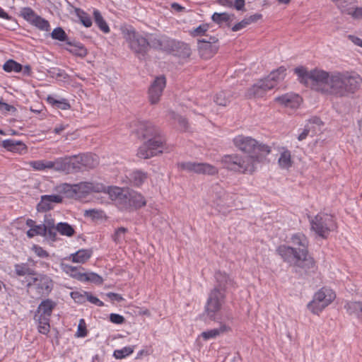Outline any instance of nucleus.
I'll return each instance as SVG.
<instances>
[{
	"label": "nucleus",
	"mask_w": 362,
	"mask_h": 362,
	"mask_svg": "<svg viewBox=\"0 0 362 362\" xmlns=\"http://www.w3.org/2000/svg\"><path fill=\"white\" fill-rule=\"evenodd\" d=\"M327 75L320 89L325 95L347 97L358 91L362 83L361 76L354 71H327Z\"/></svg>",
	"instance_id": "1"
},
{
	"label": "nucleus",
	"mask_w": 362,
	"mask_h": 362,
	"mask_svg": "<svg viewBox=\"0 0 362 362\" xmlns=\"http://www.w3.org/2000/svg\"><path fill=\"white\" fill-rule=\"evenodd\" d=\"M291 243L298 247H293L286 245H279L276 252L283 259L288 263H293L296 266L305 270H315L317 268L316 262L309 255L308 246V240L302 233L293 234Z\"/></svg>",
	"instance_id": "2"
},
{
	"label": "nucleus",
	"mask_w": 362,
	"mask_h": 362,
	"mask_svg": "<svg viewBox=\"0 0 362 362\" xmlns=\"http://www.w3.org/2000/svg\"><path fill=\"white\" fill-rule=\"evenodd\" d=\"M136 133L143 139H148L137 151L136 156L139 158L148 159L163 153L165 151V140L152 123L146 121L138 122Z\"/></svg>",
	"instance_id": "3"
},
{
	"label": "nucleus",
	"mask_w": 362,
	"mask_h": 362,
	"mask_svg": "<svg viewBox=\"0 0 362 362\" xmlns=\"http://www.w3.org/2000/svg\"><path fill=\"white\" fill-rule=\"evenodd\" d=\"M125 39L128 41L130 48L138 55L144 57L148 47L168 50L173 42L166 37H159L151 35L148 40L136 34L132 27L122 28ZM140 57V56H139Z\"/></svg>",
	"instance_id": "4"
},
{
	"label": "nucleus",
	"mask_w": 362,
	"mask_h": 362,
	"mask_svg": "<svg viewBox=\"0 0 362 362\" xmlns=\"http://www.w3.org/2000/svg\"><path fill=\"white\" fill-rule=\"evenodd\" d=\"M146 205L145 197L140 192L115 187V206L120 210H138Z\"/></svg>",
	"instance_id": "5"
},
{
	"label": "nucleus",
	"mask_w": 362,
	"mask_h": 362,
	"mask_svg": "<svg viewBox=\"0 0 362 362\" xmlns=\"http://www.w3.org/2000/svg\"><path fill=\"white\" fill-rule=\"evenodd\" d=\"M233 144L238 151L248 156L260 155L262 161L272 152V148L269 145L244 134L235 136L233 139Z\"/></svg>",
	"instance_id": "6"
},
{
	"label": "nucleus",
	"mask_w": 362,
	"mask_h": 362,
	"mask_svg": "<svg viewBox=\"0 0 362 362\" xmlns=\"http://www.w3.org/2000/svg\"><path fill=\"white\" fill-rule=\"evenodd\" d=\"M61 190L69 197L81 198L91 192H104L112 200V187H105L100 183L83 182L76 185L64 184Z\"/></svg>",
	"instance_id": "7"
},
{
	"label": "nucleus",
	"mask_w": 362,
	"mask_h": 362,
	"mask_svg": "<svg viewBox=\"0 0 362 362\" xmlns=\"http://www.w3.org/2000/svg\"><path fill=\"white\" fill-rule=\"evenodd\" d=\"M295 74L298 76L300 81L309 86L312 90L321 93L323 82L327 78V71L314 69L308 71L304 66H298L294 69Z\"/></svg>",
	"instance_id": "8"
},
{
	"label": "nucleus",
	"mask_w": 362,
	"mask_h": 362,
	"mask_svg": "<svg viewBox=\"0 0 362 362\" xmlns=\"http://www.w3.org/2000/svg\"><path fill=\"white\" fill-rule=\"evenodd\" d=\"M310 228L320 238L327 239L331 232L337 229V223L332 214L320 212L310 220Z\"/></svg>",
	"instance_id": "9"
},
{
	"label": "nucleus",
	"mask_w": 362,
	"mask_h": 362,
	"mask_svg": "<svg viewBox=\"0 0 362 362\" xmlns=\"http://www.w3.org/2000/svg\"><path fill=\"white\" fill-rule=\"evenodd\" d=\"M334 290L324 286L315 292L313 299L307 305L308 309L314 315L320 314L329 306L336 298Z\"/></svg>",
	"instance_id": "10"
},
{
	"label": "nucleus",
	"mask_w": 362,
	"mask_h": 362,
	"mask_svg": "<svg viewBox=\"0 0 362 362\" xmlns=\"http://www.w3.org/2000/svg\"><path fill=\"white\" fill-rule=\"evenodd\" d=\"M225 291L218 288L211 290L204 306V315L210 320H215L225 303Z\"/></svg>",
	"instance_id": "11"
},
{
	"label": "nucleus",
	"mask_w": 362,
	"mask_h": 362,
	"mask_svg": "<svg viewBox=\"0 0 362 362\" xmlns=\"http://www.w3.org/2000/svg\"><path fill=\"white\" fill-rule=\"evenodd\" d=\"M53 281L47 275L37 274L28 282V286L37 297L47 296L53 288Z\"/></svg>",
	"instance_id": "12"
},
{
	"label": "nucleus",
	"mask_w": 362,
	"mask_h": 362,
	"mask_svg": "<svg viewBox=\"0 0 362 362\" xmlns=\"http://www.w3.org/2000/svg\"><path fill=\"white\" fill-rule=\"evenodd\" d=\"M218 42V38L216 36L210 35L209 40L206 39H199L197 40L199 56L204 60H208L214 57L219 49Z\"/></svg>",
	"instance_id": "13"
},
{
	"label": "nucleus",
	"mask_w": 362,
	"mask_h": 362,
	"mask_svg": "<svg viewBox=\"0 0 362 362\" xmlns=\"http://www.w3.org/2000/svg\"><path fill=\"white\" fill-rule=\"evenodd\" d=\"M182 170L197 174L215 175L218 173V169L207 163L183 162L178 164Z\"/></svg>",
	"instance_id": "14"
},
{
	"label": "nucleus",
	"mask_w": 362,
	"mask_h": 362,
	"mask_svg": "<svg viewBox=\"0 0 362 362\" xmlns=\"http://www.w3.org/2000/svg\"><path fill=\"white\" fill-rule=\"evenodd\" d=\"M238 160L236 173L240 174H253L257 170V165L262 162L260 155L243 156L238 154Z\"/></svg>",
	"instance_id": "15"
},
{
	"label": "nucleus",
	"mask_w": 362,
	"mask_h": 362,
	"mask_svg": "<svg viewBox=\"0 0 362 362\" xmlns=\"http://www.w3.org/2000/svg\"><path fill=\"white\" fill-rule=\"evenodd\" d=\"M272 83L268 82L266 78L257 81L247 90L245 97L249 99L264 98L269 90L274 88V84Z\"/></svg>",
	"instance_id": "16"
},
{
	"label": "nucleus",
	"mask_w": 362,
	"mask_h": 362,
	"mask_svg": "<svg viewBox=\"0 0 362 362\" xmlns=\"http://www.w3.org/2000/svg\"><path fill=\"white\" fill-rule=\"evenodd\" d=\"M72 163L76 167L74 172H78L83 169H93L95 168L98 163V158L93 154H79L71 156Z\"/></svg>",
	"instance_id": "17"
},
{
	"label": "nucleus",
	"mask_w": 362,
	"mask_h": 362,
	"mask_svg": "<svg viewBox=\"0 0 362 362\" xmlns=\"http://www.w3.org/2000/svg\"><path fill=\"white\" fill-rule=\"evenodd\" d=\"M274 101L286 110H296L303 103V98L298 94L290 92L276 97Z\"/></svg>",
	"instance_id": "18"
},
{
	"label": "nucleus",
	"mask_w": 362,
	"mask_h": 362,
	"mask_svg": "<svg viewBox=\"0 0 362 362\" xmlns=\"http://www.w3.org/2000/svg\"><path fill=\"white\" fill-rule=\"evenodd\" d=\"M166 86V79L164 76L156 77L148 88V98L151 104L159 102L163 91Z\"/></svg>",
	"instance_id": "19"
},
{
	"label": "nucleus",
	"mask_w": 362,
	"mask_h": 362,
	"mask_svg": "<svg viewBox=\"0 0 362 362\" xmlns=\"http://www.w3.org/2000/svg\"><path fill=\"white\" fill-rule=\"evenodd\" d=\"M23 15L25 19L38 29L44 31H49L50 30L49 22L40 16H37L30 8H25L23 11Z\"/></svg>",
	"instance_id": "20"
},
{
	"label": "nucleus",
	"mask_w": 362,
	"mask_h": 362,
	"mask_svg": "<svg viewBox=\"0 0 362 362\" xmlns=\"http://www.w3.org/2000/svg\"><path fill=\"white\" fill-rule=\"evenodd\" d=\"M76 167L72 163L71 156L59 158L51 161V169L55 171L64 172L67 174L74 173Z\"/></svg>",
	"instance_id": "21"
},
{
	"label": "nucleus",
	"mask_w": 362,
	"mask_h": 362,
	"mask_svg": "<svg viewBox=\"0 0 362 362\" xmlns=\"http://www.w3.org/2000/svg\"><path fill=\"white\" fill-rule=\"evenodd\" d=\"M63 197L59 194L43 195L37 205V210L44 212L53 209L54 204L61 203Z\"/></svg>",
	"instance_id": "22"
},
{
	"label": "nucleus",
	"mask_w": 362,
	"mask_h": 362,
	"mask_svg": "<svg viewBox=\"0 0 362 362\" xmlns=\"http://www.w3.org/2000/svg\"><path fill=\"white\" fill-rule=\"evenodd\" d=\"M56 303L50 299H46L39 305L35 317L49 318Z\"/></svg>",
	"instance_id": "23"
},
{
	"label": "nucleus",
	"mask_w": 362,
	"mask_h": 362,
	"mask_svg": "<svg viewBox=\"0 0 362 362\" xmlns=\"http://www.w3.org/2000/svg\"><path fill=\"white\" fill-rule=\"evenodd\" d=\"M278 165L281 169H289L293 165V160L291 151L282 147L280 149V154L278 158Z\"/></svg>",
	"instance_id": "24"
},
{
	"label": "nucleus",
	"mask_w": 362,
	"mask_h": 362,
	"mask_svg": "<svg viewBox=\"0 0 362 362\" xmlns=\"http://www.w3.org/2000/svg\"><path fill=\"white\" fill-rule=\"evenodd\" d=\"M238 154H227L222 156L221 163L223 164V168L230 171L236 173L238 166Z\"/></svg>",
	"instance_id": "25"
},
{
	"label": "nucleus",
	"mask_w": 362,
	"mask_h": 362,
	"mask_svg": "<svg viewBox=\"0 0 362 362\" xmlns=\"http://www.w3.org/2000/svg\"><path fill=\"white\" fill-rule=\"evenodd\" d=\"M148 173L142 170H136L129 174V182L135 187H140L148 179Z\"/></svg>",
	"instance_id": "26"
},
{
	"label": "nucleus",
	"mask_w": 362,
	"mask_h": 362,
	"mask_svg": "<svg viewBox=\"0 0 362 362\" xmlns=\"http://www.w3.org/2000/svg\"><path fill=\"white\" fill-rule=\"evenodd\" d=\"M2 146L10 151L18 152L20 153L25 152L27 146L22 141H16L12 139H7L3 141Z\"/></svg>",
	"instance_id": "27"
},
{
	"label": "nucleus",
	"mask_w": 362,
	"mask_h": 362,
	"mask_svg": "<svg viewBox=\"0 0 362 362\" xmlns=\"http://www.w3.org/2000/svg\"><path fill=\"white\" fill-rule=\"evenodd\" d=\"M233 95L230 91L222 90L217 93L214 96V102L220 106L226 107L232 101Z\"/></svg>",
	"instance_id": "28"
},
{
	"label": "nucleus",
	"mask_w": 362,
	"mask_h": 362,
	"mask_svg": "<svg viewBox=\"0 0 362 362\" xmlns=\"http://www.w3.org/2000/svg\"><path fill=\"white\" fill-rule=\"evenodd\" d=\"M286 69L284 66H280L277 69L272 71L267 77L268 82H273L274 88L277 85L279 81L283 80L286 76Z\"/></svg>",
	"instance_id": "29"
},
{
	"label": "nucleus",
	"mask_w": 362,
	"mask_h": 362,
	"mask_svg": "<svg viewBox=\"0 0 362 362\" xmlns=\"http://www.w3.org/2000/svg\"><path fill=\"white\" fill-rule=\"evenodd\" d=\"M341 12L350 16L354 19H362V7L352 6L351 2L347 4Z\"/></svg>",
	"instance_id": "30"
},
{
	"label": "nucleus",
	"mask_w": 362,
	"mask_h": 362,
	"mask_svg": "<svg viewBox=\"0 0 362 362\" xmlns=\"http://www.w3.org/2000/svg\"><path fill=\"white\" fill-rule=\"evenodd\" d=\"M61 267L64 272L69 274L71 277L81 281H83V278H85V273L80 272L76 267L64 263H62Z\"/></svg>",
	"instance_id": "31"
},
{
	"label": "nucleus",
	"mask_w": 362,
	"mask_h": 362,
	"mask_svg": "<svg viewBox=\"0 0 362 362\" xmlns=\"http://www.w3.org/2000/svg\"><path fill=\"white\" fill-rule=\"evenodd\" d=\"M92 252L89 250H80L71 255L74 262L85 263L91 256Z\"/></svg>",
	"instance_id": "32"
},
{
	"label": "nucleus",
	"mask_w": 362,
	"mask_h": 362,
	"mask_svg": "<svg viewBox=\"0 0 362 362\" xmlns=\"http://www.w3.org/2000/svg\"><path fill=\"white\" fill-rule=\"evenodd\" d=\"M56 230L62 235L72 236L75 230L73 227L67 223H59L56 225Z\"/></svg>",
	"instance_id": "33"
},
{
	"label": "nucleus",
	"mask_w": 362,
	"mask_h": 362,
	"mask_svg": "<svg viewBox=\"0 0 362 362\" xmlns=\"http://www.w3.org/2000/svg\"><path fill=\"white\" fill-rule=\"evenodd\" d=\"M216 279L218 286L221 287L220 289L223 291L226 286L231 282L229 276L225 272H218L216 273Z\"/></svg>",
	"instance_id": "34"
},
{
	"label": "nucleus",
	"mask_w": 362,
	"mask_h": 362,
	"mask_svg": "<svg viewBox=\"0 0 362 362\" xmlns=\"http://www.w3.org/2000/svg\"><path fill=\"white\" fill-rule=\"evenodd\" d=\"M209 28L210 25L209 23H202L198 27L190 30L189 33L193 37L204 36L206 35V33L209 30Z\"/></svg>",
	"instance_id": "35"
},
{
	"label": "nucleus",
	"mask_w": 362,
	"mask_h": 362,
	"mask_svg": "<svg viewBox=\"0 0 362 362\" xmlns=\"http://www.w3.org/2000/svg\"><path fill=\"white\" fill-rule=\"evenodd\" d=\"M35 318L38 322L37 329L39 332L43 334L49 333L50 329L49 318L40 317H35Z\"/></svg>",
	"instance_id": "36"
},
{
	"label": "nucleus",
	"mask_w": 362,
	"mask_h": 362,
	"mask_svg": "<svg viewBox=\"0 0 362 362\" xmlns=\"http://www.w3.org/2000/svg\"><path fill=\"white\" fill-rule=\"evenodd\" d=\"M35 170H45L51 169V161L40 160L30 161L28 163Z\"/></svg>",
	"instance_id": "37"
},
{
	"label": "nucleus",
	"mask_w": 362,
	"mask_h": 362,
	"mask_svg": "<svg viewBox=\"0 0 362 362\" xmlns=\"http://www.w3.org/2000/svg\"><path fill=\"white\" fill-rule=\"evenodd\" d=\"M47 101L54 107L64 110H69L71 107L69 103L65 99L57 100L52 96H49L47 98Z\"/></svg>",
	"instance_id": "38"
},
{
	"label": "nucleus",
	"mask_w": 362,
	"mask_h": 362,
	"mask_svg": "<svg viewBox=\"0 0 362 362\" xmlns=\"http://www.w3.org/2000/svg\"><path fill=\"white\" fill-rule=\"evenodd\" d=\"M361 301H349L346 303L344 308L349 315H359V308Z\"/></svg>",
	"instance_id": "39"
},
{
	"label": "nucleus",
	"mask_w": 362,
	"mask_h": 362,
	"mask_svg": "<svg viewBox=\"0 0 362 362\" xmlns=\"http://www.w3.org/2000/svg\"><path fill=\"white\" fill-rule=\"evenodd\" d=\"M69 47L66 48L70 53L83 57L86 55L87 51L86 49L81 45H72L70 42H68Z\"/></svg>",
	"instance_id": "40"
},
{
	"label": "nucleus",
	"mask_w": 362,
	"mask_h": 362,
	"mask_svg": "<svg viewBox=\"0 0 362 362\" xmlns=\"http://www.w3.org/2000/svg\"><path fill=\"white\" fill-rule=\"evenodd\" d=\"M94 18L95 23L98 24L101 30L104 33H109L110 28L105 21L103 20L102 16L98 11H94L93 12Z\"/></svg>",
	"instance_id": "41"
},
{
	"label": "nucleus",
	"mask_w": 362,
	"mask_h": 362,
	"mask_svg": "<svg viewBox=\"0 0 362 362\" xmlns=\"http://www.w3.org/2000/svg\"><path fill=\"white\" fill-rule=\"evenodd\" d=\"M3 69L5 71L11 72V71H15V72H19L22 69L21 64L17 63L16 62L13 60H8L3 66Z\"/></svg>",
	"instance_id": "42"
},
{
	"label": "nucleus",
	"mask_w": 362,
	"mask_h": 362,
	"mask_svg": "<svg viewBox=\"0 0 362 362\" xmlns=\"http://www.w3.org/2000/svg\"><path fill=\"white\" fill-rule=\"evenodd\" d=\"M134 352V346H125L122 349L115 350V358L118 359L124 358Z\"/></svg>",
	"instance_id": "43"
},
{
	"label": "nucleus",
	"mask_w": 362,
	"mask_h": 362,
	"mask_svg": "<svg viewBox=\"0 0 362 362\" xmlns=\"http://www.w3.org/2000/svg\"><path fill=\"white\" fill-rule=\"evenodd\" d=\"M211 19L214 23L221 25L224 22H228L230 17L227 13H214L211 16Z\"/></svg>",
	"instance_id": "44"
},
{
	"label": "nucleus",
	"mask_w": 362,
	"mask_h": 362,
	"mask_svg": "<svg viewBox=\"0 0 362 362\" xmlns=\"http://www.w3.org/2000/svg\"><path fill=\"white\" fill-rule=\"evenodd\" d=\"M84 216L91 218L93 220L101 219L105 216L103 211L97 209H88L84 211Z\"/></svg>",
	"instance_id": "45"
},
{
	"label": "nucleus",
	"mask_w": 362,
	"mask_h": 362,
	"mask_svg": "<svg viewBox=\"0 0 362 362\" xmlns=\"http://www.w3.org/2000/svg\"><path fill=\"white\" fill-rule=\"evenodd\" d=\"M15 272L18 276H25L33 274V271L24 264H16L15 266Z\"/></svg>",
	"instance_id": "46"
},
{
	"label": "nucleus",
	"mask_w": 362,
	"mask_h": 362,
	"mask_svg": "<svg viewBox=\"0 0 362 362\" xmlns=\"http://www.w3.org/2000/svg\"><path fill=\"white\" fill-rule=\"evenodd\" d=\"M45 233V228H42V225H35L27 231V235L29 238H33L35 235H43Z\"/></svg>",
	"instance_id": "47"
},
{
	"label": "nucleus",
	"mask_w": 362,
	"mask_h": 362,
	"mask_svg": "<svg viewBox=\"0 0 362 362\" xmlns=\"http://www.w3.org/2000/svg\"><path fill=\"white\" fill-rule=\"evenodd\" d=\"M51 36L53 39L60 41H64L66 38V34L62 28H57L54 29L51 33Z\"/></svg>",
	"instance_id": "48"
},
{
	"label": "nucleus",
	"mask_w": 362,
	"mask_h": 362,
	"mask_svg": "<svg viewBox=\"0 0 362 362\" xmlns=\"http://www.w3.org/2000/svg\"><path fill=\"white\" fill-rule=\"evenodd\" d=\"M87 334L86 325L85 320L81 319L78 325V329L76 336L78 337H84Z\"/></svg>",
	"instance_id": "49"
},
{
	"label": "nucleus",
	"mask_w": 362,
	"mask_h": 362,
	"mask_svg": "<svg viewBox=\"0 0 362 362\" xmlns=\"http://www.w3.org/2000/svg\"><path fill=\"white\" fill-rule=\"evenodd\" d=\"M83 281H90L95 284H100L102 282V279L100 276L94 273H85V278H83Z\"/></svg>",
	"instance_id": "50"
},
{
	"label": "nucleus",
	"mask_w": 362,
	"mask_h": 362,
	"mask_svg": "<svg viewBox=\"0 0 362 362\" xmlns=\"http://www.w3.org/2000/svg\"><path fill=\"white\" fill-rule=\"evenodd\" d=\"M179 48L182 52L179 53V56L183 58H187L191 55V49L188 45L185 43H179Z\"/></svg>",
	"instance_id": "51"
},
{
	"label": "nucleus",
	"mask_w": 362,
	"mask_h": 362,
	"mask_svg": "<svg viewBox=\"0 0 362 362\" xmlns=\"http://www.w3.org/2000/svg\"><path fill=\"white\" fill-rule=\"evenodd\" d=\"M219 334L220 331L216 329H214L206 332H203L201 336L203 337L204 339L208 340L209 339L216 338Z\"/></svg>",
	"instance_id": "52"
},
{
	"label": "nucleus",
	"mask_w": 362,
	"mask_h": 362,
	"mask_svg": "<svg viewBox=\"0 0 362 362\" xmlns=\"http://www.w3.org/2000/svg\"><path fill=\"white\" fill-rule=\"evenodd\" d=\"M228 195L226 193L223 192L219 197V199L214 202V205L216 206L218 211H221L222 208L226 206V204H224L223 201L228 198Z\"/></svg>",
	"instance_id": "53"
},
{
	"label": "nucleus",
	"mask_w": 362,
	"mask_h": 362,
	"mask_svg": "<svg viewBox=\"0 0 362 362\" xmlns=\"http://www.w3.org/2000/svg\"><path fill=\"white\" fill-rule=\"evenodd\" d=\"M42 228H45V233L47 229L56 228L54 220L51 217H46L44 223L42 225Z\"/></svg>",
	"instance_id": "54"
},
{
	"label": "nucleus",
	"mask_w": 362,
	"mask_h": 362,
	"mask_svg": "<svg viewBox=\"0 0 362 362\" xmlns=\"http://www.w3.org/2000/svg\"><path fill=\"white\" fill-rule=\"evenodd\" d=\"M249 23H248V21L247 19V18H245L243 20H242L240 22L236 23L235 25H234L232 28V30L234 31V32H237L238 30H240L243 28H245V27H247V25H249Z\"/></svg>",
	"instance_id": "55"
},
{
	"label": "nucleus",
	"mask_w": 362,
	"mask_h": 362,
	"mask_svg": "<svg viewBox=\"0 0 362 362\" xmlns=\"http://www.w3.org/2000/svg\"><path fill=\"white\" fill-rule=\"evenodd\" d=\"M0 110L4 112H16V108L13 105H8L0 100Z\"/></svg>",
	"instance_id": "56"
},
{
	"label": "nucleus",
	"mask_w": 362,
	"mask_h": 362,
	"mask_svg": "<svg viewBox=\"0 0 362 362\" xmlns=\"http://www.w3.org/2000/svg\"><path fill=\"white\" fill-rule=\"evenodd\" d=\"M34 252L40 257H46L48 256V253L42 247L34 245L32 248Z\"/></svg>",
	"instance_id": "57"
},
{
	"label": "nucleus",
	"mask_w": 362,
	"mask_h": 362,
	"mask_svg": "<svg viewBox=\"0 0 362 362\" xmlns=\"http://www.w3.org/2000/svg\"><path fill=\"white\" fill-rule=\"evenodd\" d=\"M177 121L179 128L182 131H185L187 129V122L185 118H183L180 116H177L176 118Z\"/></svg>",
	"instance_id": "58"
},
{
	"label": "nucleus",
	"mask_w": 362,
	"mask_h": 362,
	"mask_svg": "<svg viewBox=\"0 0 362 362\" xmlns=\"http://www.w3.org/2000/svg\"><path fill=\"white\" fill-rule=\"evenodd\" d=\"M56 228L47 229L46 233L43 234V236L49 238V240L54 241L56 240L57 233L55 232Z\"/></svg>",
	"instance_id": "59"
},
{
	"label": "nucleus",
	"mask_w": 362,
	"mask_h": 362,
	"mask_svg": "<svg viewBox=\"0 0 362 362\" xmlns=\"http://www.w3.org/2000/svg\"><path fill=\"white\" fill-rule=\"evenodd\" d=\"M349 40L353 42L355 45L362 47V39L353 35L348 36Z\"/></svg>",
	"instance_id": "60"
},
{
	"label": "nucleus",
	"mask_w": 362,
	"mask_h": 362,
	"mask_svg": "<svg viewBox=\"0 0 362 362\" xmlns=\"http://www.w3.org/2000/svg\"><path fill=\"white\" fill-rule=\"evenodd\" d=\"M85 295H86V299L93 303V304H96V305H98L99 306H101L103 305V302H101L98 298H97L96 297H94L90 294H88V293H85Z\"/></svg>",
	"instance_id": "61"
},
{
	"label": "nucleus",
	"mask_w": 362,
	"mask_h": 362,
	"mask_svg": "<svg viewBox=\"0 0 362 362\" xmlns=\"http://www.w3.org/2000/svg\"><path fill=\"white\" fill-rule=\"evenodd\" d=\"M334 2L338 7V8L341 11L347 4H349L351 0H332Z\"/></svg>",
	"instance_id": "62"
},
{
	"label": "nucleus",
	"mask_w": 362,
	"mask_h": 362,
	"mask_svg": "<svg viewBox=\"0 0 362 362\" xmlns=\"http://www.w3.org/2000/svg\"><path fill=\"white\" fill-rule=\"evenodd\" d=\"M81 21L86 27H90L92 25L90 18L87 16L85 13L80 16Z\"/></svg>",
	"instance_id": "63"
},
{
	"label": "nucleus",
	"mask_w": 362,
	"mask_h": 362,
	"mask_svg": "<svg viewBox=\"0 0 362 362\" xmlns=\"http://www.w3.org/2000/svg\"><path fill=\"white\" fill-rule=\"evenodd\" d=\"M262 18V15L260 13H255L254 15H252L249 17H247V19L248 21L249 24H251L252 23H255L260 20Z\"/></svg>",
	"instance_id": "64"
}]
</instances>
